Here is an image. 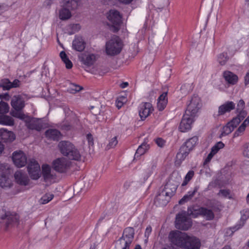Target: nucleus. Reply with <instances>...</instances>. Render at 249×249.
I'll return each mask as SVG.
<instances>
[{
    "mask_svg": "<svg viewBox=\"0 0 249 249\" xmlns=\"http://www.w3.org/2000/svg\"><path fill=\"white\" fill-rule=\"evenodd\" d=\"M228 59L227 54L226 53H221L218 57V61L221 65H224L226 64Z\"/></svg>",
    "mask_w": 249,
    "mask_h": 249,
    "instance_id": "obj_46",
    "label": "nucleus"
},
{
    "mask_svg": "<svg viewBox=\"0 0 249 249\" xmlns=\"http://www.w3.org/2000/svg\"><path fill=\"white\" fill-rule=\"evenodd\" d=\"M97 58V55L95 54L89 52H85L79 56V60L82 64L88 67L93 65Z\"/></svg>",
    "mask_w": 249,
    "mask_h": 249,
    "instance_id": "obj_12",
    "label": "nucleus"
},
{
    "mask_svg": "<svg viewBox=\"0 0 249 249\" xmlns=\"http://www.w3.org/2000/svg\"><path fill=\"white\" fill-rule=\"evenodd\" d=\"M201 106L200 98L198 96H194L187 106L185 113L191 115L192 117H195Z\"/></svg>",
    "mask_w": 249,
    "mask_h": 249,
    "instance_id": "obj_9",
    "label": "nucleus"
},
{
    "mask_svg": "<svg viewBox=\"0 0 249 249\" xmlns=\"http://www.w3.org/2000/svg\"><path fill=\"white\" fill-rule=\"evenodd\" d=\"M120 12L116 10H110V32H118L123 23Z\"/></svg>",
    "mask_w": 249,
    "mask_h": 249,
    "instance_id": "obj_5",
    "label": "nucleus"
},
{
    "mask_svg": "<svg viewBox=\"0 0 249 249\" xmlns=\"http://www.w3.org/2000/svg\"><path fill=\"white\" fill-rule=\"evenodd\" d=\"M60 8L58 10L57 15L60 20L66 21L72 17L71 11L77 7V3L75 0H61Z\"/></svg>",
    "mask_w": 249,
    "mask_h": 249,
    "instance_id": "obj_2",
    "label": "nucleus"
},
{
    "mask_svg": "<svg viewBox=\"0 0 249 249\" xmlns=\"http://www.w3.org/2000/svg\"><path fill=\"white\" fill-rule=\"evenodd\" d=\"M42 174L45 179L49 178L51 176V167L47 164H44L42 166Z\"/></svg>",
    "mask_w": 249,
    "mask_h": 249,
    "instance_id": "obj_39",
    "label": "nucleus"
},
{
    "mask_svg": "<svg viewBox=\"0 0 249 249\" xmlns=\"http://www.w3.org/2000/svg\"><path fill=\"white\" fill-rule=\"evenodd\" d=\"M82 89L81 87L74 84H71L68 89V90L71 93H75Z\"/></svg>",
    "mask_w": 249,
    "mask_h": 249,
    "instance_id": "obj_45",
    "label": "nucleus"
},
{
    "mask_svg": "<svg viewBox=\"0 0 249 249\" xmlns=\"http://www.w3.org/2000/svg\"><path fill=\"white\" fill-rule=\"evenodd\" d=\"M26 124L28 128L37 131H40L43 127L42 121L36 118L30 119L29 118V120L26 122Z\"/></svg>",
    "mask_w": 249,
    "mask_h": 249,
    "instance_id": "obj_18",
    "label": "nucleus"
},
{
    "mask_svg": "<svg viewBox=\"0 0 249 249\" xmlns=\"http://www.w3.org/2000/svg\"><path fill=\"white\" fill-rule=\"evenodd\" d=\"M9 107L7 103L0 102V114L6 113L9 111Z\"/></svg>",
    "mask_w": 249,
    "mask_h": 249,
    "instance_id": "obj_43",
    "label": "nucleus"
},
{
    "mask_svg": "<svg viewBox=\"0 0 249 249\" xmlns=\"http://www.w3.org/2000/svg\"><path fill=\"white\" fill-rule=\"evenodd\" d=\"M245 107V102L243 100L241 99L238 102L237 107H236V111H239L240 110H244Z\"/></svg>",
    "mask_w": 249,
    "mask_h": 249,
    "instance_id": "obj_50",
    "label": "nucleus"
},
{
    "mask_svg": "<svg viewBox=\"0 0 249 249\" xmlns=\"http://www.w3.org/2000/svg\"><path fill=\"white\" fill-rule=\"evenodd\" d=\"M167 103V100H164V101H158L157 103V107L160 111L163 110L164 108L165 107L166 104Z\"/></svg>",
    "mask_w": 249,
    "mask_h": 249,
    "instance_id": "obj_49",
    "label": "nucleus"
},
{
    "mask_svg": "<svg viewBox=\"0 0 249 249\" xmlns=\"http://www.w3.org/2000/svg\"><path fill=\"white\" fill-rule=\"evenodd\" d=\"M149 148V145L147 144L146 140L144 141L138 148L134 157V159L144 154Z\"/></svg>",
    "mask_w": 249,
    "mask_h": 249,
    "instance_id": "obj_26",
    "label": "nucleus"
},
{
    "mask_svg": "<svg viewBox=\"0 0 249 249\" xmlns=\"http://www.w3.org/2000/svg\"><path fill=\"white\" fill-rule=\"evenodd\" d=\"M239 123V120L237 119H233L231 121L229 122L223 127V130L221 135L226 136L230 134Z\"/></svg>",
    "mask_w": 249,
    "mask_h": 249,
    "instance_id": "obj_21",
    "label": "nucleus"
},
{
    "mask_svg": "<svg viewBox=\"0 0 249 249\" xmlns=\"http://www.w3.org/2000/svg\"><path fill=\"white\" fill-rule=\"evenodd\" d=\"M198 189L199 186H195L192 191L188 192L186 195L183 196V197L179 201V204L181 205L183 204L184 203L191 200Z\"/></svg>",
    "mask_w": 249,
    "mask_h": 249,
    "instance_id": "obj_27",
    "label": "nucleus"
},
{
    "mask_svg": "<svg viewBox=\"0 0 249 249\" xmlns=\"http://www.w3.org/2000/svg\"><path fill=\"white\" fill-rule=\"evenodd\" d=\"M223 76L225 81L230 85L236 84L238 80V76L230 71H225L223 73Z\"/></svg>",
    "mask_w": 249,
    "mask_h": 249,
    "instance_id": "obj_24",
    "label": "nucleus"
},
{
    "mask_svg": "<svg viewBox=\"0 0 249 249\" xmlns=\"http://www.w3.org/2000/svg\"><path fill=\"white\" fill-rule=\"evenodd\" d=\"M197 141L198 138L196 136L189 139L185 142V144L180 147L179 152L177 155V158L180 160H184L190 151L193 149Z\"/></svg>",
    "mask_w": 249,
    "mask_h": 249,
    "instance_id": "obj_4",
    "label": "nucleus"
},
{
    "mask_svg": "<svg viewBox=\"0 0 249 249\" xmlns=\"http://www.w3.org/2000/svg\"><path fill=\"white\" fill-rule=\"evenodd\" d=\"M194 117L185 113L179 126V129L181 132H185L191 128Z\"/></svg>",
    "mask_w": 249,
    "mask_h": 249,
    "instance_id": "obj_14",
    "label": "nucleus"
},
{
    "mask_svg": "<svg viewBox=\"0 0 249 249\" xmlns=\"http://www.w3.org/2000/svg\"><path fill=\"white\" fill-rule=\"evenodd\" d=\"M194 176V172L193 170L189 171L185 176L184 180L182 183V186H184L187 184L188 182L193 178Z\"/></svg>",
    "mask_w": 249,
    "mask_h": 249,
    "instance_id": "obj_41",
    "label": "nucleus"
},
{
    "mask_svg": "<svg viewBox=\"0 0 249 249\" xmlns=\"http://www.w3.org/2000/svg\"><path fill=\"white\" fill-rule=\"evenodd\" d=\"M206 205L211 208L214 211H220L222 207L221 203L215 199L208 200Z\"/></svg>",
    "mask_w": 249,
    "mask_h": 249,
    "instance_id": "obj_35",
    "label": "nucleus"
},
{
    "mask_svg": "<svg viewBox=\"0 0 249 249\" xmlns=\"http://www.w3.org/2000/svg\"><path fill=\"white\" fill-rule=\"evenodd\" d=\"M126 98L124 96L118 97L115 102L116 107L120 109L124 105V103L126 102Z\"/></svg>",
    "mask_w": 249,
    "mask_h": 249,
    "instance_id": "obj_47",
    "label": "nucleus"
},
{
    "mask_svg": "<svg viewBox=\"0 0 249 249\" xmlns=\"http://www.w3.org/2000/svg\"><path fill=\"white\" fill-rule=\"evenodd\" d=\"M133 0H119L120 2L124 4H129L131 3Z\"/></svg>",
    "mask_w": 249,
    "mask_h": 249,
    "instance_id": "obj_61",
    "label": "nucleus"
},
{
    "mask_svg": "<svg viewBox=\"0 0 249 249\" xmlns=\"http://www.w3.org/2000/svg\"><path fill=\"white\" fill-rule=\"evenodd\" d=\"M214 155V154L211 151L207 158H206L205 162H209Z\"/></svg>",
    "mask_w": 249,
    "mask_h": 249,
    "instance_id": "obj_60",
    "label": "nucleus"
},
{
    "mask_svg": "<svg viewBox=\"0 0 249 249\" xmlns=\"http://www.w3.org/2000/svg\"><path fill=\"white\" fill-rule=\"evenodd\" d=\"M54 169L60 173L66 172L70 167V162L64 157L55 159L53 162Z\"/></svg>",
    "mask_w": 249,
    "mask_h": 249,
    "instance_id": "obj_10",
    "label": "nucleus"
},
{
    "mask_svg": "<svg viewBox=\"0 0 249 249\" xmlns=\"http://www.w3.org/2000/svg\"><path fill=\"white\" fill-rule=\"evenodd\" d=\"M86 43L84 39L81 36H77L72 41V49L76 51L82 52L85 48Z\"/></svg>",
    "mask_w": 249,
    "mask_h": 249,
    "instance_id": "obj_22",
    "label": "nucleus"
},
{
    "mask_svg": "<svg viewBox=\"0 0 249 249\" xmlns=\"http://www.w3.org/2000/svg\"><path fill=\"white\" fill-rule=\"evenodd\" d=\"M0 86L3 88L4 89L8 90L12 88L11 86V82H10L8 79H4L0 83Z\"/></svg>",
    "mask_w": 249,
    "mask_h": 249,
    "instance_id": "obj_44",
    "label": "nucleus"
},
{
    "mask_svg": "<svg viewBox=\"0 0 249 249\" xmlns=\"http://www.w3.org/2000/svg\"><path fill=\"white\" fill-rule=\"evenodd\" d=\"M201 215L205 218L207 220H212L214 217V214L212 210L202 207Z\"/></svg>",
    "mask_w": 249,
    "mask_h": 249,
    "instance_id": "obj_34",
    "label": "nucleus"
},
{
    "mask_svg": "<svg viewBox=\"0 0 249 249\" xmlns=\"http://www.w3.org/2000/svg\"><path fill=\"white\" fill-rule=\"evenodd\" d=\"M249 217V210L246 211L243 214L241 218V221L239 225L236 226L234 229L235 230H238L240 228L242 227L245 223L246 220Z\"/></svg>",
    "mask_w": 249,
    "mask_h": 249,
    "instance_id": "obj_38",
    "label": "nucleus"
},
{
    "mask_svg": "<svg viewBox=\"0 0 249 249\" xmlns=\"http://www.w3.org/2000/svg\"><path fill=\"white\" fill-rule=\"evenodd\" d=\"M14 177L16 181L19 184L27 185L29 182V178L24 172L18 170L15 173Z\"/></svg>",
    "mask_w": 249,
    "mask_h": 249,
    "instance_id": "obj_19",
    "label": "nucleus"
},
{
    "mask_svg": "<svg viewBox=\"0 0 249 249\" xmlns=\"http://www.w3.org/2000/svg\"><path fill=\"white\" fill-rule=\"evenodd\" d=\"M217 195L226 197L230 195V191L228 190H220Z\"/></svg>",
    "mask_w": 249,
    "mask_h": 249,
    "instance_id": "obj_52",
    "label": "nucleus"
},
{
    "mask_svg": "<svg viewBox=\"0 0 249 249\" xmlns=\"http://www.w3.org/2000/svg\"><path fill=\"white\" fill-rule=\"evenodd\" d=\"M20 82L18 80H15L13 83H11L12 88H16L19 86Z\"/></svg>",
    "mask_w": 249,
    "mask_h": 249,
    "instance_id": "obj_57",
    "label": "nucleus"
},
{
    "mask_svg": "<svg viewBox=\"0 0 249 249\" xmlns=\"http://www.w3.org/2000/svg\"><path fill=\"white\" fill-rule=\"evenodd\" d=\"M245 85H247L249 84V72H247L244 77Z\"/></svg>",
    "mask_w": 249,
    "mask_h": 249,
    "instance_id": "obj_58",
    "label": "nucleus"
},
{
    "mask_svg": "<svg viewBox=\"0 0 249 249\" xmlns=\"http://www.w3.org/2000/svg\"><path fill=\"white\" fill-rule=\"evenodd\" d=\"M167 92H164L161 94L158 98V101H162L164 100H167Z\"/></svg>",
    "mask_w": 249,
    "mask_h": 249,
    "instance_id": "obj_56",
    "label": "nucleus"
},
{
    "mask_svg": "<svg viewBox=\"0 0 249 249\" xmlns=\"http://www.w3.org/2000/svg\"><path fill=\"white\" fill-rule=\"evenodd\" d=\"M0 124L4 125L13 126L14 120L12 117L7 115L0 116Z\"/></svg>",
    "mask_w": 249,
    "mask_h": 249,
    "instance_id": "obj_31",
    "label": "nucleus"
},
{
    "mask_svg": "<svg viewBox=\"0 0 249 249\" xmlns=\"http://www.w3.org/2000/svg\"><path fill=\"white\" fill-rule=\"evenodd\" d=\"M175 223L176 228L183 231L189 230L192 226V219L187 216L186 212L177 214Z\"/></svg>",
    "mask_w": 249,
    "mask_h": 249,
    "instance_id": "obj_3",
    "label": "nucleus"
},
{
    "mask_svg": "<svg viewBox=\"0 0 249 249\" xmlns=\"http://www.w3.org/2000/svg\"><path fill=\"white\" fill-rule=\"evenodd\" d=\"M58 146L61 153L68 157L74 145L69 142L62 141L59 142Z\"/></svg>",
    "mask_w": 249,
    "mask_h": 249,
    "instance_id": "obj_23",
    "label": "nucleus"
},
{
    "mask_svg": "<svg viewBox=\"0 0 249 249\" xmlns=\"http://www.w3.org/2000/svg\"><path fill=\"white\" fill-rule=\"evenodd\" d=\"M169 238L173 244L185 249H198L200 246L198 239L178 231L170 232Z\"/></svg>",
    "mask_w": 249,
    "mask_h": 249,
    "instance_id": "obj_1",
    "label": "nucleus"
},
{
    "mask_svg": "<svg viewBox=\"0 0 249 249\" xmlns=\"http://www.w3.org/2000/svg\"><path fill=\"white\" fill-rule=\"evenodd\" d=\"M54 196L53 194L47 193L42 196L40 199V203L42 204H45L50 202L53 198Z\"/></svg>",
    "mask_w": 249,
    "mask_h": 249,
    "instance_id": "obj_40",
    "label": "nucleus"
},
{
    "mask_svg": "<svg viewBox=\"0 0 249 249\" xmlns=\"http://www.w3.org/2000/svg\"><path fill=\"white\" fill-rule=\"evenodd\" d=\"M11 104L15 110H21L25 106L24 100L19 95L12 98Z\"/></svg>",
    "mask_w": 249,
    "mask_h": 249,
    "instance_id": "obj_25",
    "label": "nucleus"
},
{
    "mask_svg": "<svg viewBox=\"0 0 249 249\" xmlns=\"http://www.w3.org/2000/svg\"><path fill=\"white\" fill-rule=\"evenodd\" d=\"M59 55L62 60L65 63L66 68L71 69L72 67V63L68 58L66 53L64 51H61Z\"/></svg>",
    "mask_w": 249,
    "mask_h": 249,
    "instance_id": "obj_37",
    "label": "nucleus"
},
{
    "mask_svg": "<svg viewBox=\"0 0 249 249\" xmlns=\"http://www.w3.org/2000/svg\"><path fill=\"white\" fill-rule=\"evenodd\" d=\"M128 86V82H123L120 84V87L122 89H124V88L127 87Z\"/></svg>",
    "mask_w": 249,
    "mask_h": 249,
    "instance_id": "obj_62",
    "label": "nucleus"
},
{
    "mask_svg": "<svg viewBox=\"0 0 249 249\" xmlns=\"http://www.w3.org/2000/svg\"><path fill=\"white\" fill-rule=\"evenodd\" d=\"M224 146V144L222 142H218L212 148L211 152L215 155L220 149L223 148Z\"/></svg>",
    "mask_w": 249,
    "mask_h": 249,
    "instance_id": "obj_42",
    "label": "nucleus"
},
{
    "mask_svg": "<svg viewBox=\"0 0 249 249\" xmlns=\"http://www.w3.org/2000/svg\"><path fill=\"white\" fill-rule=\"evenodd\" d=\"M128 52L130 53L128 54V56H133L134 53H132V52H134V48H129V49L128 50Z\"/></svg>",
    "mask_w": 249,
    "mask_h": 249,
    "instance_id": "obj_63",
    "label": "nucleus"
},
{
    "mask_svg": "<svg viewBox=\"0 0 249 249\" xmlns=\"http://www.w3.org/2000/svg\"><path fill=\"white\" fill-rule=\"evenodd\" d=\"M243 155L245 157L249 158V142L244 145Z\"/></svg>",
    "mask_w": 249,
    "mask_h": 249,
    "instance_id": "obj_53",
    "label": "nucleus"
},
{
    "mask_svg": "<svg viewBox=\"0 0 249 249\" xmlns=\"http://www.w3.org/2000/svg\"><path fill=\"white\" fill-rule=\"evenodd\" d=\"M20 110H13L11 112V115L14 117L24 120L25 122H27L28 120H29V117Z\"/></svg>",
    "mask_w": 249,
    "mask_h": 249,
    "instance_id": "obj_33",
    "label": "nucleus"
},
{
    "mask_svg": "<svg viewBox=\"0 0 249 249\" xmlns=\"http://www.w3.org/2000/svg\"><path fill=\"white\" fill-rule=\"evenodd\" d=\"M153 110L152 105L150 103H143L140 107L139 115L142 120H145Z\"/></svg>",
    "mask_w": 249,
    "mask_h": 249,
    "instance_id": "obj_15",
    "label": "nucleus"
},
{
    "mask_svg": "<svg viewBox=\"0 0 249 249\" xmlns=\"http://www.w3.org/2000/svg\"><path fill=\"white\" fill-rule=\"evenodd\" d=\"M124 45V41L119 36H112L110 39V57L120 54Z\"/></svg>",
    "mask_w": 249,
    "mask_h": 249,
    "instance_id": "obj_6",
    "label": "nucleus"
},
{
    "mask_svg": "<svg viewBox=\"0 0 249 249\" xmlns=\"http://www.w3.org/2000/svg\"><path fill=\"white\" fill-rule=\"evenodd\" d=\"M67 157L71 160H81V155L79 151L74 146Z\"/></svg>",
    "mask_w": 249,
    "mask_h": 249,
    "instance_id": "obj_36",
    "label": "nucleus"
},
{
    "mask_svg": "<svg viewBox=\"0 0 249 249\" xmlns=\"http://www.w3.org/2000/svg\"><path fill=\"white\" fill-rule=\"evenodd\" d=\"M12 160L14 164L18 167L24 166L27 163V157L21 151H16L13 153Z\"/></svg>",
    "mask_w": 249,
    "mask_h": 249,
    "instance_id": "obj_13",
    "label": "nucleus"
},
{
    "mask_svg": "<svg viewBox=\"0 0 249 249\" xmlns=\"http://www.w3.org/2000/svg\"><path fill=\"white\" fill-rule=\"evenodd\" d=\"M28 171L31 178L37 179L41 176V171L39 164L35 160H31L28 166Z\"/></svg>",
    "mask_w": 249,
    "mask_h": 249,
    "instance_id": "obj_11",
    "label": "nucleus"
},
{
    "mask_svg": "<svg viewBox=\"0 0 249 249\" xmlns=\"http://www.w3.org/2000/svg\"><path fill=\"white\" fill-rule=\"evenodd\" d=\"M2 219H6L8 224H17L18 223L19 216L16 214H11L9 213H6L4 216H1Z\"/></svg>",
    "mask_w": 249,
    "mask_h": 249,
    "instance_id": "obj_29",
    "label": "nucleus"
},
{
    "mask_svg": "<svg viewBox=\"0 0 249 249\" xmlns=\"http://www.w3.org/2000/svg\"><path fill=\"white\" fill-rule=\"evenodd\" d=\"M249 124V115L241 125L238 128L234 133V137H238L243 134L246 127Z\"/></svg>",
    "mask_w": 249,
    "mask_h": 249,
    "instance_id": "obj_32",
    "label": "nucleus"
},
{
    "mask_svg": "<svg viewBox=\"0 0 249 249\" xmlns=\"http://www.w3.org/2000/svg\"><path fill=\"white\" fill-rule=\"evenodd\" d=\"M87 139L89 145H92L93 144V139L90 134H88L87 135Z\"/></svg>",
    "mask_w": 249,
    "mask_h": 249,
    "instance_id": "obj_55",
    "label": "nucleus"
},
{
    "mask_svg": "<svg viewBox=\"0 0 249 249\" xmlns=\"http://www.w3.org/2000/svg\"><path fill=\"white\" fill-rule=\"evenodd\" d=\"M180 178H176V179H175L173 176L171 177L168 180V182L165 185L164 189L162 191L165 194H167L170 197H172L177 190V187L179 185V180Z\"/></svg>",
    "mask_w": 249,
    "mask_h": 249,
    "instance_id": "obj_8",
    "label": "nucleus"
},
{
    "mask_svg": "<svg viewBox=\"0 0 249 249\" xmlns=\"http://www.w3.org/2000/svg\"><path fill=\"white\" fill-rule=\"evenodd\" d=\"M10 171L7 165H0V186L2 188H8L12 186V181L8 177Z\"/></svg>",
    "mask_w": 249,
    "mask_h": 249,
    "instance_id": "obj_7",
    "label": "nucleus"
},
{
    "mask_svg": "<svg viewBox=\"0 0 249 249\" xmlns=\"http://www.w3.org/2000/svg\"><path fill=\"white\" fill-rule=\"evenodd\" d=\"M15 134L5 128L0 129V140L5 142H12L16 139Z\"/></svg>",
    "mask_w": 249,
    "mask_h": 249,
    "instance_id": "obj_16",
    "label": "nucleus"
},
{
    "mask_svg": "<svg viewBox=\"0 0 249 249\" xmlns=\"http://www.w3.org/2000/svg\"><path fill=\"white\" fill-rule=\"evenodd\" d=\"M117 136L114 137L110 140V148H114L118 144Z\"/></svg>",
    "mask_w": 249,
    "mask_h": 249,
    "instance_id": "obj_51",
    "label": "nucleus"
},
{
    "mask_svg": "<svg viewBox=\"0 0 249 249\" xmlns=\"http://www.w3.org/2000/svg\"><path fill=\"white\" fill-rule=\"evenodd\" d=\"M46 137L53 140H58L61 135L59 131L56 129H49L46 132Z\"/></svg>",
    "mask_w": 249,
    "mask_h": 249,
    "instance_id": "obj_30",
    "label": "nucleus"
},
{
    "mask_svg": "<svg viewBox=\"0 0 249 249\" xmlns=\"http://www.w3.org/2000/svg\"><path fill=\"white\" fill-rule=\"evenodd\" d=\"M4 150V145L0 142V155Z\"/></svg>",
    "mask_w": 249,
    "mask_h": 249,
    "instance_id": "obj_64",
    "label": "nucleus"
},
{
    "mask_svg": "<svg viewBox=\"0 0 249 249\" xmlns=\"http://www.w3.org/2000/svg\"><path fill=\"white\" fill-rule=\"evenodd\" d=\"M201 209L202 207L198 206L190 207L188 208L187 214L193 217L196 218L199 215H201Z\"/></svg>",
    "mask_w": 249,
    "mask_h": 249,
    "instance_id": "obj_28",
    "label": "nucleus"
},
{
    "mask_svg": "<svg viewBox=\"0 0 249 249\" xmlns=\"http://www.w3.org/2000/svg\"><path fill=\"white\" fill-rule=\"evenodd\" d=\"M152 231V228L151 227H147L145 232V235L148 236Z\"/></svg>",
    "mask_w": 249,
    "mask_h": 249,
    "instance_id": "obj_59",
    "label": "nucleus"
},
{
    "mask_svg": "<svg viewBox=\"0 0 249 249\" xmlns=\"http://www.w3.org/2000/svg\"><path fill=\"white\" fill-rule=\"evenodd\" d=\"M235 107V104L232 101H228L220 106L218 107V116L225 114L227 112H230Z\"/></svg>",
    "mask_w": 249,
    "mask_h": 249,
    "instance_id": "obj_17",
    "label": "nucleus"
},
{
    "mask_svg": "<svg viewBox=\"0 0 249 249\" xmlns=\"http://www.w3.org/2000/svg\"><path fill=\"white\" fill-rule=\"evenodd\" d=\"M171 198L167 194H165V193L161 191L157 196L155 203L159 206H164L168 203Z\"/></svg>",
    "mask_w": 249,
    "mask_h": 249,
    "instance_id": "obj_20",
    "label": "nucleus"
},
{
    "mask_svg": "<svg viewBox=\"0 0 249 249\" xmlns=\"http://www.w3.org/2000/svg\"><path fill=\"white\" fill-rule=\"evenodd\" d=\"M155 141L157 145L160 147H162L165 143L164 141L161 138H158Z\"/></svg>",
    "mask_w": 249,
    "mask_h": 249,
    "instance_id": "obj_54",
    "label": "nucleus"
},
{
    "mask_svg": "<svg viewBox=\"0 0 249 249\" xmlns=\"http://www.w3.org/2000/svg\"><path fill=\"white\" fill-rule=\"evenodd\" d=\"M237 116L234 119L239 120V123L243 120L247 115V112L245 110L237 111Z\"/></svg>",
    "mask_w": 249,
    "mask_h": 249,
    "instance_id": "obj_48",
    "label": "nucleus"
}]
</instances>
